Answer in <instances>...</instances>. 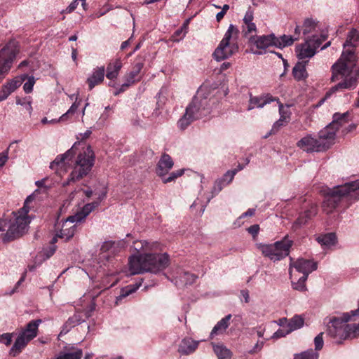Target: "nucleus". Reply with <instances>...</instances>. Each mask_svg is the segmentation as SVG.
<instances>
[{
    "mask_svg": "<svg viewBox=\"0 0 359 359\" xmlns=\"http://www.w3.org/2000/svg\"><path fill=\"white\" fill-rule=\"evenodd\" d=\"M128 265L131 275L144 272L156 273L169 265V256L166 253L131 256L129 258Z\"/></svg>",
    "mask_w": 359,
    "mask_h": 359,
    "instance_id": "obj_3",
    "label": "nucleus"
},
{
    "mask_svg": "<svg viewBox=\"0 0 359 359\" xmlns=\"http://www.w3.org/2000/svg\"><path fill=\"white\" fill-rule=\"evenodd\" d=\"M259 230V227L257 224L252 225L248 229V231L253 236H255L258 233Z\"/></svg>",
    "mask_w": 359,
    "mask_h": 359,
    "instance_id": "obj_57",
    "label": "nucleus"
},
{
    "mask_svg": "<svg viewBox=\"0 0 359 359\" xmlns=\"http://www.w3.org/2000/svg\"><path fill=\"white\" fill-rule=\"evenodd\" d=\"M76 143L65 154L57 156L55 159L50 163V168L55 170L56 172H59L60 170H62L66 171L67 165H70V162H72L76 154Z\"/></svg>",
    "mask_w": 359,
    "mask_h": 359,
    "instance_id": "obj_14",
    "label": "nucleus"
},
{
    "mask_svg": "<svg viewBox=\"0 0 359 359\" xmlns=\"http://www.w3.org/2000/svg\"><path fill=\"white\" fill-rule=\"evenodd\" d=\"M174 162L172 158L167 154H163L158 162L156 166V174L159 177H165L172 168Z\"/></svg>",
    "mask_w": 359,
    "mask_h": 359,
    "instance_id": "obj_18",
    "label": "nucleus"
},
{
    "mask_svg": "<svg viewBox=\"0 0 359 359\" xmlns=\"http://www.w3.org/2000/svg\"><path fill=\"white\" fill-rule=\"evenodd\" d=\"M184 170L180 169L172 172L168 177H166V175L165 177H161V179L164 184H167L172 181H175L177 178L181 177L184 174Z\"/></svg>",
    "mask_w": 359,
    "mask_h": 359,
    "instance_id": "obj_45",
    "label": "nucleus"
},
{
    "mask_svg": "<svg viewBox=\"0 0 359 359\" xmlns=\"http://www.w3.org/2000/svg\"><path fill=\"white\" fill-rule=\"evenodd\" d=\"M298 37L293 38L292 36L283 34L280 37H276V48H283L286 46H291L294 41L297 40Z\"/></svg>",
    "mask_w": 359,
    "mask_h": 359,
    "instance_id": "obj_37",
    "label": "nucleus"
},
{
    "mask_svg": "<svg viewBox=\"0 0 359 359\" xmlns=\"http://www.w3.org/2000/svg\"><path fill=\"white\" fill-rule=\"evenodd\" d=\"M358 41L359 34L357 30H351L344 43V50L339 59L332 67V81L340 79L342 81L330 88V91L326 93V97L339 90L351 89L355 87L357 75L353 74V68L355 65L356 60L354 48Z\"/></svg>",
    "mask_w": 359,
    "mask_h": 359,
    "instance_id": "obj_1",
    "label": "nucleus"
},
{
    "mask_svg": "<svg viewBox=\"0 0 359 359\" xmlns=\"http://www.w3.org/2000/svg\"><path fill=\"white\" fill-rule=\"evenodd\" d=\"M156 245V243H150L147 241H137L133 243V248L135 250L144 255L147 254V251L151 250Z\"/></svg>",
    "mask_w": 359,
    "mask_h": 359,
    "instance_id": "obj_35",
    "label": "nucleus"
},
{
    "mask_svg": "<svg viewBox=\"0 0 359 359\" xmlns=\"http://www.w3.org/2000/svg\"><path fill=\"white\" fill-rule=\"evenodd\" d=\"M290 333V332H288V329L286 330L284 329H279L272 336V338L274 339H278L280 337H283Z\"/></svg>",
    "mask_w": 359,
    "mask_h": 359,
    "instance_id": "obj_55",
    "label": "nucleus"
},
{
    "mask_svg": "<svg viewBox=\"0 0 359 359\" xmlns=\"http://www.w3.org/2000/svg\"><path fill=\"white\" fill-rule=\"evenodd\" d=\"M244 168V165H242L241 164H238V165L237 166V168H235L234 170H229V171H227L225 174V176L226 177L227 175H230V180L228 181V183H229L230 182L232 181V180L233 179L234 177V175L236 174V172L239 170H243Z\"/></svg>",
    "mask_w": 359,
    "mask_h": 359,
    "instance_id": "obj_54",
    "label": "nucleus"
},
{
    "mask_svg": "<svg viewBox=\"0 0 359 359\" xmlns=\"http://www.w3.org/2000/svg\"><path fill=\"white\" fill-rule=\"evenodd\" d=\"M351 320L349 313H344L341 318L332 317L327 322V333L337 344H341L344 340L357 337L355 333V325H348L346 323Z\"/></svg>",
    "mask_w": 359,
    "mask_h": 359,
    "instance_id": "obj_4",
    "label": "nucleus"
},
{
    "mask_svg": "<svg viewBox=\"0 0 359 359\" xmlns=\"http://www.w3.org/2000/svg\"><path fill=\"white\" fill-rule=\"evenodd\" d=\"M83 355V352L81 349L72 353L61 352L59 355L60 359H81Z\"/></svg>",
    "mask_w": 359,
    "mask_h": 359,
    "instance_id": "obj_46",
    "label": "nucleus"
},
{
    "mask_svg": "<svg viewBox=\"0 0 359 359\" xmlns=\"http://www.w3.org/2000/svg\"><path fill=\"white\" fill-rule=\"evenodd\" d=\"M98 205V203H91L85 205L82 210L75 215H72V219H76L80 222L86 219V217Z\"/></svg>",
    "mask_w": 359,
    "mask_h": 359,
    "instance_id": "obj_31",
    "label": "nucleus"
},
{
    "mask_svg": "<svg viewBox=\"0 0 359 359\" xmlns=\"http://www.w3.org/2000/svg\"><path fill=\"white\" fill-rule=\"evenodd\" d=\"M276 98L273 97L269 95H266L262 97H253L250 98V106L248 107V110H251L257 106V107H263L266 104L271 102L275 101Z\"/></svg>",
    "mask_w": 359,
    "mask_h": 359,
    "instance_id": "obj_32",
    "label": "nucleus"
},
{
    "mask_svg": "<svg viewBox=\"0 0 359 359\" xmlns=\"http://www.w3.org/2000/svg\"><path fill=\"white\" fill-rule=\"evenodd\" d=\"M34 200V196H29L23 207L17 212H12L13 217L9 219L7 224L8 229L5 233H1V236L4 242H10L18 239L25 234L31 222V218L28 213L31 210L30 203Z\"/></svg>",
    "mask_w": 359,
    "mask_h": 359,
    "instance_id": "obj_2",
    "label": "nucleus"
},
{
    "mask_svg": "<svg viewBox=\"0 0 359 359\" xmlns=\"http://www.w3.org/2000/svg\"><path fill=\"white\" fill-rule=\"evenodd\" d=\"M13 333H4L0 334V343L9 346L12 342Z\"/></svg>",
    "mask_w": 359,
    "mask_h": 359,
    "instance_id": "obj_53",
    "label": "nucleus"
},
{
    "mask_svg": "<svg viewBox=\"0 0 359 359\" xmlns=\"http://www.w3.org/2000/svg\"><path fill=\"white\" fill-rule=\"evenodd\" d=\"M317 269V263L305 259H298L290 264V274L293 287L302 291L306 288L305 281L312 271Z\"/></svg>",
    "mask_w": 359,
    "mask_h": 359,
    "instance_id": "obj_9",
    "label": "nucleus"
},
{
    "mask_svg": "<svg viewBox=\"0 0 359 359\" xmlns=\"http://www.w3.org/2000/svg\"><path fill=\"white\" fill-rule=\"evenodd\" d=\"M80 104H81V100L77 101V96H76V100L74 101V102L72 104V106L68 109V111L60 117V120L62 121H67L72 115L74 114V113L78 109Z\"/></svg>",
    "mask_w": 359,
    "mask_h": 359,
    "instance_id": "obj_42",
    "label": "nucleus"
},
{
    "mask_svg": "<svg viewBox=\"0 0 359 359\" xmlns=\"http://www.w3.org/2000/svg\"><path fill=\"white\" fill-rule=\"evenodd\" d=\"M306 62H297L293 67L292 74L296 80L301 81L305 79L308 76V74L306 69Z\"/></svg>",
    "mask_w": 359,
    "mask_h": 359,
    "instance_id": "obj_34",
    "label": "nucleus"
},
{
    "mask_svg": "<svg viewBox=\"0 0 359 359\" xmlns=\"http://www.w3.org/2000/svg\"><path fill=\"white\" fill-rule=\"evenodd\" d=\"M197 278V276L194 274L189 272H184L183 274L180 276V283L184 285H191L194 283Z\"/></svg>",
    "mask_w": 359,
    "mask_h": 359,
    "instance_id": "obj_44",
    "label": "nucleus"
},
{
    "mask_svg": "<svg viewBox=\"0 0 359 359\" xmlns=\"http://www.w3.org/2000/svg\"><path fill=\"white\" fill-rule=\"evenodd\" d=\"M29 341H30V340L28 339V338L20 334L10 350V354L14 357L17 356L27 346Z\"/></svg>",
    "mask_w": 359,
    "mask_h": 359,
    "instance_id": "obj_28",
    "label": "nucleus"
},
{
    "mask_svg": "<svg viewBox=\"0 0 359 359\" xmlns=\"http://www.w3.org/2000/svg\"><path fill=\"white\" fill-rule=\"evenodd\" d=\"M91 133L90 130H87L84 133H80L79 135L81 136V140H83L88 138Z\"/></svg>",
    "mask_w": 359,
    "mask_h": 359,
    "instance_id": "obj_63",
    "label": "nucleus"
},
{
    "mask_svg": "<svg viewBox=\"0 0 359 359\" xmlns=\"http://www.w3.org/2000/svg\"><path fill=\"white\" fill-rule=\"evenodd\" d=\"M199 342V341H195L191 338H184L179 344L178 352L181 355H189L196 350Z\"/></svg>",
    "mask_w": 359,
    "mask_h": 359,
    "instance_id": "obj_22",
    "label": "nucleus"
},
{
    "mask_svg": "<svg viewBox=\"0 0 359 359\" xmlns=\"http://www.w3.org/2000/svg\"><path fill=\"white\" fill-rule=\"evenodd\" d=\"M27 79V81L24 83L23 89L26 93H30L32 90L34 85L35 83V79L32 76H27L25 78V80Z\"/></svg>",
    "mask_w": 359,
    "mask_h": 359,
    "instance_id": "obj_49",
    "label": "nucleus"
},
{
    "mask_svg": "<svg viewBox=\"0 0 359 359\" xmlns=\"http://www.w3.org/2000/svg\"><path fill=\"white\" fill-rule=\"evenodd\" d=\"M238 34V28L233 25H230L224 38L212 54L213 57L217 61L227 59L238 52L237 39Z\"/></svg>",
    "mask_w": 359,
    "mask_h": 359,
    "instance_id": "obj_8",
    "label": "nucleus"
},
{
    "mask_svg": "<svg viewBox=\"0 0 359 359\" xmlns=\"http://www.w3.org/2000/svg\"><path fill=\"white\" fill-rule=\"evenodd\" d=\"M26 77L27 74H22L20 77L12 79L3 85L1 89L4 90V94L2 98H7L9 95L21 86L22 83L25 81Z\"/></svg>",
    "mask_w": 359,
    "mask_h": 359,
    "instance_id": "obj_23",
    "label": "nucleus"
},
{
    "mask_svg": "<svg viewBox=\"0 0 359 359\" xmlns=\"http://www.w3.org/2000/svg\"><path fill=\"white\" fill-rule=\"evenodd\" d=\"M297 146L306 152H322L324 151L323 146L321 145L318 137L316 138L311 135H306L299 140Z\"/></svg>",
    "mask_w": 359,
    "mask_h": 359,
    "instance_id": "obj_15",
    "label": "nucleus"
},
{
    "mask_svg": "<svg viewBox=\"0 0 359 359\" xmlns=\"http://www.w3.org/2000/svg\"><path fill=\"white\" fill-rule=\"evenodd\" d=\"M304 319L300 316H294L290 319L287 323V328L288 332H292L294 330L301 328L304 325Z\"/></svg>",
    "mask_w": 359,
    "mask_h": 359,
    "instance_id": "obj_38",
    "label": "nucleus"
},
{
    "mask_svg": "<svg viewBox=\"0 0 359 359\" xmlns=\"http://www.w3.org/2000/svg\"><path fill=\"white\" fill-rule=\"evenodd\" d=\"M140 285H141L140 283L136 284V285H128L126 287L123 288L121 290V294L119 295L118 298L122 299V298L126 297L127 296L130 295V294L135 292L137 290V288L140 286Z\"/></svg>",
    "mask_w": 359,
    "mask_h": 359,
    "instance_id": "obj_47",
    "label": "nucleus"
},
{
    "mask_svg": "<svg viewBox=\"0 0 359 359\" xmlns=\"http://www.w3.org/2000/svg\"><path fill=\"white\" fill-rule=\"evenodd\" d=\"M355 125H353V124H350L348 126V128H346L345 130H343V133L344 134H346L348 133V132L351 131L352 130L355 129Z\"/></svg>",
    "mask_w": 359,
    "mask_h": 359,
    "instance_id": "obj_64",
    "label": "nucleus"
},
{
    "mask_svg": "<svg viewBox=\"0 0 359 359\" xmlns=\"http://www.w3.org/2000/svg\"><path fill=\"white\" fill-rule=\"evenodd\" d=\"M98 205V203H91L85 205L82 210L75 215H72V219H76L80 222L86 219V217Z\"/></svg>",
    "mask_w": 359,
    "mask_h": 359,
    "instance_id": "obj_30",
    "label": "nucleus"
},
{
    "mask_svg": "<svg viewBox=\"0 0 359 359\" xmlns=\"http://www.w3.org/2000/svg\"><path fill=\"white\" fill-rule=\"evenodd\" d=\"M264 343L262 341H257L253 348L249 351V353L254 354L259 351L263 347Z\"/></svg>",
    "mask_w": 359,
    "mask_h": 359,
    "instance_id": "obj_56",
    "label": "nucleus"
},
{
    "mask_svg": "<svg viewBox=\"0 0 359 359\" xmlns=\"http://www.w3.org/2000/svg\"><path fill=\"white\" fill-rule=\"evenodd\" d=\"M125 247L126 242L123 240L118 241H105L102 243L100 248L101 257L109 259L111 255H116Z\"/></svg>",
    "mask_w": 359,
    "mask_h": 359,
    "instance_id": "obj_17",
    "label": "nucleus"
},
{
    "mask_svg": "<svg viewBox=\"0 0 359 359\" xmlns=\"http://www.w3.org/2000/svg\"><path fill=\"white\" fill-rule=\"evenodd\" d=\"M77 6H78V1L77 0H74L69 4V6L67 8V10H68V12L70 13V12L73 11L77 7Z\"/></svg>",
    "mask_w": 359,
    "mask_h": 359,
    "instance_id": "obj_61",
    "label": "nucleus"
},
{
    "mask_svg": "<svg viewBox=\"0 0 359 359\" xmlns=\"http://www.w3.org/2000/svg\"><path fill=\"white\" fill-rule=\"evenodd\" d=\"M359 194V180L327 189L325 193L323 210L327 214L331 213L337 206L341 199L347 195Z\"/></svg>",
    "mask_w": 359,
    "mask_h": 359,
    "instance_id": "obj_5",
    "label": "nucleus"
},
{
    "mask_svg": "<svg viewBox=\"0 0 359 359\" xmlns=\"http://www.w3.org/2000/svg\"><path fill=\"white\" fill-rule=\"evenodd\" d=\"M132 84H129V82L128 81H126V82L122 84V86H121V88H119L118 90L116 91L114 93V95H118L119 93L123 92L127 88H128L129 86H130Z\"/></svg>",
    "mask_w": 359,
    "mask_h": 359,
    "instance_id": "obj_59",
    "label": "nucleus"
},
{
    "mask_svg": "<svg viewBox=\"0 0 359 359\" xmlns=\"http://www.w3.org/2000/svg\"><path fill=\"white\" fill-rule=\"evenodd\" d=\"M288 122L283 121V119H278L277 121H276L273 126L271 130L269 132V134H275L276 133L281 127L286 125Z\"/></svg>",
    "mask_w": 359,
    "mask_h": 359,
    "instance_id": "obj_51",
    "label": "nucleus"
},
{
    "mask_svg": "<svg viewBox=\"0 0 359 359\" xmlns=\"http://www.w3.org/2000/svg\"><path fill=\"white\" fill-rule=\"evenodd\" d=\"M275 39L276 36L273 34L250 37V41L259 49H265L270 46L276 47V41Z\"/></svg>",
    "mask_w": 359,
    "mask_h": 359,
    "instance_id": "obj_20",
    "label": "nucleus"
},
{
    "mask_svg": "<svg viewBox=\"0 0 359 359\" xmlns=\"http://www.w3.org/2000/svg\"><path fill=\"white\" fill-rule=\"evenodd\" d=\"M317 214V206L316 204H311L309 209L306 210L304 215H300L295 222V225H303L306 224L308 219H311Z\"/></svg>",
    "mask_w": 359,
    "mask_h": 359,
    "instance_id": "obj_33",
    "label": "nucleus"
},
{
    "mask_svg": "<svg viewBox=\"0 0 359 359\" xmlns=\"http://www.w3.org/2000/svg\"><path fill=\"white\" fill-rule=\"evenodd\" d=\"M336 240L337 237L334 233H327L317 238V241L319 243L327 247L334 245Z\"/></svg>",
    "mask_w": 359,
    "mask_h": 359,
    "instance_id": "obj_39",
    "label": "nucleus"
},
{
    "mask_svg": "<svg viewBox=\"0 0 359 359\" xmlns=\"http://www.w3.org/2000/svg\"><path fill=\"white\" fill-rule=\"evenodd\" d=\"M317 27L318 24L313 20L309 18L306 19L302 26L303 34L306 35L315 32Z\"/></svg>",
    "mask_w": 359,
    "mask_h": 359,
    "instance_id": "obj_40",
    "label": "nucleus"
},
{
    "mask_svg": "<svg viewBox=\"0 0 359 359\" xmlns=\"http://www.w3.org/2000/svg\"><path fill=\"white\" fill-rule=\"evenodd\" d=\"M323 332L319 333L314 339L315 350L320 351L323 348L324 341L323 339Z\"/></svg>",
    "mask_w": 359,
    "mask_h": 359,
    "instance_id": "obj_50",
    "label": "nucleus"
},
{
    "mask_svg": "<svg viewBox=\"0 0 359 359\" xmlns=\"http://www.w3.org/2000/svg\"><path fill=\"white\" fill-rule=\"evenodd\" d=\"M144 65V59L142 57H137L133 64V69L126 75V81H128L129 84H133L140 80V78L138 77V75L142 69Z\"/></svg>",
    "mask_w": 359,
    "mask_h": 359,
    "instance_id": "obj_21",
    "label": "nucleus"
},
{
    "mask_svg": "<svg viewBox=\"0 0 359 359\" xmlns=\"http://www.w3.org/2000/svg\"><path fill=\"white\" fill-rule=\"evenodd\" d=\"M348 111L343 114L335 113L332 121L318 133V139L323 146L324 151L335 143L337 131L348 123Z\"/></svg>",
    "mask_w": 359,
    "mask_h": 359,
    "instance_id": "obj_7",
    "label": "nucleus"
},
{
    "mask_svg": "<svg viewBox=\"0 0 359 359\" xmlns=\"http://www.w3.org/2000/svg\"><path fill=\"white\" fill-rule=\"evenodd\" d=\"M122 67V62L120 59H116L110 62L107 67L106 76L108 79L112 80L116 79Z\"/></svg>",
    "mask_w": 359,
    "mask_h": 359,
    "instance_id": "obj_27",
    "label": "nucleus"
},
{
    "mask_svg": "<svg viewBox=\"0 0 359 359\" xmlns=\"http://www.w3.org/2000/svg\"><path fill=\"white\" fill-rule=\"evenodd\" d=\"M318 353L313 349H309L299 354H295L294 359H318Z\"/></svg>",
    "mask_w": 359,
    "mask_h": 359,
    "instance_id": "obj_43",
    "label": "nucleus"
},
{
    "mask_svg": "<svg viewBox=\"0 0 359 359\" xmlns=\"http://www.w3.org/2000/svg\"><path fill=\"white\" fill-rule=\"evenodd\" d=\"M41 323V320L40 319L30 321L20 334L31 341L36 337L38 327Z\"/></svg>",
    "mask_w": 359,
    "mask_h": 359,
    "instance_id": "obj_25",
    "label": "nucleus"
},
{
    "mask_svg": "<svg viewBox=\"0 0 359 359\" xmlns=\"http://www.w3.org/2000/svg\"><path fill=\"white\" fill-rule=\"evenodd\" d=\"M58 122H62V121L60 120V118L58 119L48 120V118L46 117H44V118H43L41 119V123L43 124H46V123L55 124V123H57Z\"/></svg>",
    "mask_w": 359,
    "mask_h": 359,
    "instance_id": "obj_60",
    "label": "nucleus"
},
{
    "mask_svg": "<svg viewBox=\"0 0 359 359\" xmlns=\"http://www.w3.org/2000/svg\"><path fill=\"white\" fill-rule=\"evenodd\" d=\"M98 205V203H91L85 205L82 210L75 215H72V219H76L80 222L86 219V217Z\"/></svg>",
    "mask_w": 359,
    "mask_h": 359,
    "instance_id": "obj_29",
    "label": "nucleus"
},
{
    "mask_svg": "<svg viewBox=\"0 0 359 359\" xmlns=\"http://www.w3.org/2000/svg\"><path fill=\"white\" fill-rule=\"evenodd\" d=\"M325 35H313L312 38L306 40L304 43L296 47V53L299 59L304 60L313 57L316 54V49L325 41Z\"/></svg>",
    "mask_w": 359,
    "mask_h": 359,
    "instance_id": "obj_12",
    "label": "nucleus"
},
{
    "mask_svg": "<svg viewBox=\"0 0 359 359\" xmlns=\"http://www.w3.org/2000/svg\"><path fill=\"white\" fill-rule=\"evenodd\" d=\"M77 222H78L76 219H72L71 216L68 217L66 220L62 222L60 229V226L57 227L58 229L57 230V236L64 239L65 241H69L74 236L76 231ZM58 226H60V224Z\"/></svg>",
    "mask_w": 359,
    "mask_h": 359,
    "instance_id": "obj_16",
    "label": "nucleus"
},
{
    "mask_svg": "<svg viewBox=\"0 0 359 359\" xmlns=\"http://www.w3.org/2000/svg\"><path fill=\"white\" fill-rule=\"evenodd\" d=\"M292 246V241L287 238L282 241H277L273 244H258L257 248L261 250L263 255L268 257L273 261L280 260L289 255L290 248Z\"/></svg>",
    "mask_w": 359,
    "mask_h": 359,
    "instance_id": "obj_10",
    "label": "nucleus"
},
{
    "mask_svg": "<svg viewBox=\"0 0 359 359\" xmlns=\"http://www.w3.org/2000/svg\"><path fill=\"white\" fill-rule=\"evenodd\" d=\"M231 318V315L229 314L221 319L212 330L210 335V338L212 339L215 335L224 333L229 325Z\"/></svg>",
    "mask_w": 359,
    "mask_h": 359,
    "instance_id": "obj_26",
    "label": "nucleus"
},
{
    "mask_svg": "<svg viewBox=\"0 0 359 359\" xmlns=\"http://www.w3.org/2000/svg\"><path fill=\"white\" fill-rule=\"evenodd\" d=\"M95 161L94 152L90 146L83 149L75 160L73 170L69 175L67 181L63 182L66 187L74 183L87 175L93 166Z\"/></svg>",
    "mask_w": 359,
    "mask_h": 359,
    "instance_id": "obj_6",
    "label": "nucleus"
},
{
    "mask_svg": "<svg viewBox=\"0 0 359 359\" xmlns=\"http://www.w3.org/2000/svg\"><path fill=\"white\" fill-rule=\"evenodd\" d=\"M104 67H99L94 69L93 74L87 79L89 90H92L96 85L101 83L104 78Z\"/></svg>",
    "mask_w": 359,
    "mask_h": 359,
    "instance_id": "obj_24",
    "label": "nucleus"
},
{
    "mask_svg": "<svg viewBox=\"0 0 359 359\" xmlns=\"http://www.w3.org/2000/svg\"><path fill=\"white\" fill-rule=\"evenodd\" d=\"M18 53V43L15 41H8L0 50V82L9 72Z\"/></svg>",
    "mask_w": 359,
    "mask_h": 359,
    "instance_id": "obj_11",
    "label": "nucleus"
},
{
    "mask_svg": "<svg viewBox=\"0 0 359 359\" xmlns=\"http://www.w3.org/2000/svg\"><path fill=\"white\" fill-rule=\"evenodd\" d=\"M84 320L83 318L82 313L80 312H76L72 317L69 318L67 321L65 323V327H73L77 325H79Z\"/></svg>",
    "mask_w": 359,
    "mask_h": 359,
    "instance_id": "obj_41",
    "label": "nucleus"
},
{
    "mask_svg": "<svg viewBox=\"0 0 359 359\" xmlns=\"http://www.w3.org/2000/svg\"><path fill=\"white\" fill-rule=\"evenodd\" d=\"M278 104L279 114H280V119H283L285 122H289L290 117V112L287 110L285 111L284 109L283 104L279 101L278 98H276V100Z\"/></svg>",
    "mask_w": 359,
    "mask_h": 359,
    "instance_id": "obj_48",
    "label": "nucleus"
},
{
    "mask_svg": "<svg viewBox=\"0 0 359 359\" xmlns=\"http://www.w3.org/2000/svg\"><path fill=\"white\" fill-rule=\"evenodd\" d=\"M213 350L218 359H231L232 353L222 344L216 345L212 344Z\"/></svg>",
    "mask_w": 359,
    "mask_h": 359,
    "instance_id": "obj_36",
    "label": "nucleus"
},
{
    "mask_svg": "<svg viewBox=\"0 0 359 359\" xmlns=\"http://www.w3.org/2000/svg\"><path fill=\"white\" fill-rule=\"evenodd\" d=\"M202 116L201 111V101L198 97H194L191 102L186 108L184 116L178 121L177 125L181 130L186 129L194 121Z\"/></svg>",
    "mask_w": 359,
    "mask_h": 359,
    "instance_id": "obj_13",
    "label": "nucleus"
},
{
    "mask_svg": "<svg viewBox=\"0 0 359 359\" xmlns=\"http://www.w3.org/2000/svg\"><path fill=\"white\" fill-rule=\"evenodd\" d=\"M8 158V151L2 152L0 154V167H2L5 165Z\"/></svg>",
    "mask_w": 359,
    "mask_h": 359,
    "instance_id": "obj_58",
    "label": "nucleus"
},
{
    "mask_svg": "<svg viewBox=\"0 0 359 359\" xmlns=\"http://www.w3.org/2000/svg\"><path fill=\"white\" fill-rule=\"evenodd\" d=\"M253 19L254 12L252 10L249 8L246 11L243 19L242 33L244 36H248L252 33L257 32V27L253 22Z\"/></svg>",
    "mask_w": 359,
    "mask_h": 359,
    "instance_id": "obj_19",
    "label": "nucleus"
},
{
    "mask_svg": "<svg viewBox=\"0 0 359 359\" xmlns=\"http://www.w3.org/2000/svg\"><path fill=\"white\" fill-rule=\"evenodd\" d=\"M31 103L32 102L29 99L27 100L24 99L22 100L20 98H18L16 100V104L18 105H22V106L25 107V108L29 111V114H31L32 111V107Z\"/></svg>",
    "mask_w": 359,
    "mask_h": 359,
    "instance_id": "obj_52",
    "label": "nucleus"
},
{
    "mask_svg": "<svg viewBox=\"0 0 359 359\" xmlns=\"http://www.w3.org/2000/svg\"><path fill=\"white\" fill-rule=\"evenodd\" d=\"M255 212V210L253 209V208H251V209H248V211H246L245 212H244L241 217H251L252 215H254Z\"/></svg>",
    "mask_w": 359,
    "mask_h": 359,
    "instance_id": "obj_62",
    "label": "nucleus"
}]
</instances>
